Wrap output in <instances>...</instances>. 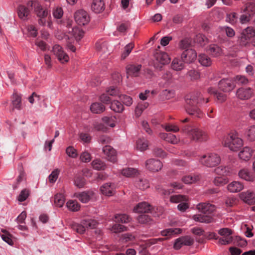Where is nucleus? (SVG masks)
I'll return each instance as SVG.
<instances>
[{
	"mask_svg": "<svg viewBox=\"0 0 255 255\" xmlns=\"http://www.w3.org/2000/svg\"><path fill=\"white\" fill-rule=\"evenodd\" d=\"M29 194V191L28 190L26 189H23L18 197V200L20 202L25 201L28 197Z\"/></svg>",
	"mask_w": 255,
	"mask_h": 255,
	"instance_id": "774afa93",
	"label": "nucleus"
},
{
	"mask_svg": "<svg viewBox=\"0 0 255 255\" xmlns=\"http://www.w3.org/2000/svg\"><path fill=\"white\" fill-rule=\"evenodd\" d=\"M191 45V40L189 38H184L181 40L179 44V46L181 49H189Z\"/></svg>",
	"mask_w": 255,
	"mask_h": 255,
	"instance_id": "603ef678",
	"label": "nucleus"
},
{
	"mask_svg": "<svg viewBox=\"0 0 255 255\" xmlns=\"http://www.w3.org/2000/svg\"><path fill=\"white\" fill-rule=\"evenodd\" d=\"M17 14L18 17L23 20L28 19L30 13V9L24 5H19L17 7Z\"/></svg>",
	"mask_w": 255,
	"mask_h": 255,
	"instance_id": "412c9836",
	"label": "nucleus"
},
{
	"mask_svg": "<svg viewBox=\"0 0 255 255\" xmlns=\"http://www.w3.org/2000/svg\"><path fill=\"white\" fill-rule=\"evenodd\" d=\"M94 193L91 190L84 191L81 193L75 194V196L77 197L81 202L87 203L93 196Z\"/></svg>",
	"mask_w": 255,
	"mask_h": 255,
	"instance_id": "4be33fe9",
	"label": "nucleus"
},
{
	"mask_svg": "<svg viewBox=\"0 0 255 255\" xmlns=\"http://www.w3.org/2000/svg\"><path fill=\"white\" fill-rule=\"evenodd\" d=\"M219 234L223 236L222 238L219 237L215 233H212L211 238L216 240L218 239V243L221 245H228L230 244L233 241V237L231 236L232 231L229 228H223L219 230Z\"/></svg>",
	"mask_w": 255,
	"mask_h": 255,
	"instance_id": "423d86ee",
	"label": "nucleus"
},
{
	"mask_svg": "<svg viewBox=\"0 0 255 255\" xmlns=\"http://www.w3.org/2000/svg\"><path fill=\"white\" fill-rule=\"evenodd\" d=\"M152 207L148 203L143 202L138 203L133 209L136 213H148L151 211Z\"/></svg>",
	"mask_w": 255,
	"mask_h": 255,
	"instance_id": "5701e85b",
	"label": "nucleus"
},
{
	"mask_svg": "<svg viewBox=\"0 0 255 255\" xmlns=\"http://www.w3.org/2000/svg\"><path fill=\"white\" fill-rule=\"evenodd\" d=\"M254 94V90L250 87H241L236 91L237 97L241 100H247L250 99Z\"/></svg>",
	"mask_w": 255,
	"mask_h": 255,
	"instance_id": "9d476101",
	"label": "nucleus"
},
{
	"mask_svg": "<svg viewBox=\"0 0 255 255\" xmlns=\"http://www.w3.org/2000/svg\"><path fill=\"white\" fill-rule=\"evenodd\" d=\"M209 53L213 56L218 57L222 53V49L216 44L211 45L208 49Z\"/></svg>",
	"mask_w": 255,
	"mask_h": 255,
	"instance_id": "f704fd0d",
	"label": "nucleus"
},
{
	"mask_svg": "<svg viewBox=\"0 0 255 255\" xmlns=\"http://www.w3.org/2000/svg\"><path fill=\"white\" fill-rule=\"evenodd\" d=\"M204 165L212 167L217 165L221 161L220 157L216 153H210L202 156L200 160Z\"/></svg>",
	"mask_w": 255,
	"mask_h": 255,
	"instance_id": "0eeeda50",
	"label": "nucleus"
},
{
	"mask_svg": "<svg viewBox=\"0 0 255 255\" xmlns=\"http://www.w3.org/2000/svg\"><path fill=\"white\" fill-rule=\"evenodd\" d=\"M215 172L219 176H225L229 172V168L228 167L220 166L215 169Z\"/></svg>",
	"mask_w": 255,
	"mask_h": 255,
	"instance_id": "3c124183",
	"label": "nucleus"
},
{
	"mask_svg": "<svg viewBox=\"0 0 255 255\" xmlns=\"http://www.w3.org/2000/svg\"><path fill=\"white\" fill-rule=\"evenodd\" d=\"M53 52L61 62L64 63L68 61L69 57L68 55L64 53L60 45H55L53 47Z\"/></svg>",
	"mask_w": 255,
	"mask_h": 255,
	"instance_id": "dca6fc26",
	"label": "nucleus"
},
{
	"mask_svg": "<svg viewBox=\"0 0 255 255\" xmlns=\"http://www.w3.org/2000/svg\"><path fill=\"white\" fill-rule=\"evenodd\" d=\"M199 176L188 175L184 176L182 180L185 184H192L199 180Z\"/></svg>",
	"mask_w": 255,
	"mask_h": 255,
	"instance_id": "49530a36",
	"label": "nucleus"
},
{
	"mask_svg": "<svg viewBox=\"0 0 255 255\" xmlns=\"http://www.w3.org/2000/svg\"><path fill=\"white\" fill-rule=\"evenodd\" d=\"M240 197L244 202L249 204L255 203V194L253 192L248 191L242 192L240 195Z\"/></svg>",
	"mask_w": 255,
	"mask_h": 255,
	"instance_id": "b1692460",
	"label": "nucleus"
},
{
	"mask_svg": "<svg viewBox=\"0 0 255 255\" xmlns=\"http://www.w3.org/2000/svg\"><path fill=\"white\" fill-rule=\"evenodd\" d=\"M120 99L124 104L127 106H130L132 103V100L131 97L125 95L120 96Z\"/></svg>",
	"mask_w": 255,
	"mask_h": 255,
	"instance_id": "0e129e2a",
	"label": "nucleus"
},
{
	"mask_svg": "<svg viewBox=\"0 0 255 255\" xmlns=\"http://www.w3.org/2000/svg\"><path fill=\"white\" fill-rule=\"evenodd\" d=\"M174 95V92L172 90H164L162 91L161 96L162 98L164 100H168L172 97H173Z\"/></svg>",
	"mask_w": 255,
	"mask_h": 255,
	"instance_id": "bf43d9fd",
	"label": "nucleus"
},
{
	"mask_svg": "<svg viewBox=\"0 0 255 255\" xmlns=\"http://www.w3.org/2000/svg\"><path fill=\"white\" fill-rule=\"evenodd\" d=\"M136 170L132 168H126L122 169L121 173L127 177H131L134 176L136 173Z\"/></svg>",
	"mask_w": 255,
	"mask_h": 255,
	"instance_id": "8fccbe9b",
	"label": "nucleus"
},
{
	"mask_svg": "<svg viewBox=\"0 0 255 255\" xmlns=\"http://www.w3.org/2000/svg\"><path fill=\"white\" fill-rule=\"evenodd\" d=\"M65 197L62 194H57L54 197V203L56 206L62 207L65 202Z\"/></svg>",
	"mask_w": 255,
	"mask_h": 255,
	"instance_id": "de8ad7c7",
	"label": "nucleus"
},
{
	"mask_svg": "<svg viewBox=\"0 0 255 255\" xmlns=\"http://www.w3.org/2000/svg\"><path fill=\"white\" fill-rule=\"evenodd\" d=\"M243 189L244 185L240 181H233L228 185V190L233 193L240 192Z\"/></svg>",
	"mask_w": 255,
	"mask_h": 255,
	"instance_id": "a878e982",
	"label": "nucleus"
},
{
	"mask_svg": "<svg viewBox=\"0 0 255 255\" xmlns=\"http://www.w3.org/2000/svg\"><path fill=\"white\" fill-rule=\"evenodd\" d=\"M141 68V65L137 64H132L128 65L126 67L127 77H138L139 75Z\"/></svg>",
	"mask_w": 255,
	"mask_h": 255,
	"instance_id": "2eb2a0df",
	"label": "nucleus"
},
{
	"mask_svg": "<svg viewBox=\"0 0 255 255\" xmlns=\"http://www.w3.org/2000/svg\"><path fill=\"white\" fill-rule=\"evenodd\" d=\"M194 243V240L189 236L182 237L176 240L174 248L176 250L180 249L183 246H191Z\"/></svg>",
	"mask_w": 255,
	"mask_h": 255,
	"instance_id": "4468645a",
	"label": "nucleus"
},
{
	"mask_svg": "<svg viewBox=\"0 0 255 255\" xmlns=\"http://www.w3.org/2000/svg\"><path fill=\"white\" fill-rule=\"evenodd\" d=\"M70 36L74 37L76 41L80 40L84 36V32L78 27L74 26L71 30H68Z\"/></svg>",
	"mask_w": 255,
	"mask_h": 255,
	"instance_id": "393cba45",
	"label": "nucleus"
},
{
	"mask_svg": "<svg viewBox=\"0 0 255 255\" xmlns=\"http://www.w3.org/2000/svg\"><path fill=\"white\" fill-rule=\"evenodd\" d=\"M214 184L217 186H222L228 182V180L225 176H217L214 180Z\"/></svg>",
	"mask_w": 255,
	"mask_h": 255,
	"instance_id": "4d7b16f0",
	"label": "nucleus"
},
{
	"mask_svg": "<svg viewBox=\"0 0 255 255\" xmlns=\"http://www.w3.org/2000/svg\"><path fill=\"white\" fill-rule=\"evenodd\" d=\"M115 185L112 183H107L103 184L100 188L101 193L105 195L111 196L114 195Z\"/></svg>",
	"mask_w": 255,
	"mask_h": 255,
	"instance_id": "aec40b11",
	"label": "nucleus"
},
{
	"mask_svg": "<svg viewBox=\"0 0 255 255\" xmlns=\"http://www.w3.org/2000/svg\"><path fill=\"white\" fill-rule=\"evenodd\" d=\"M92 165L94 169L97 170H104L106 167L104 162L99 159L94 160L92 162Z\"/></svg>",
	"mask_w": 255,
	"mask_h": 255,
	"instance_id": "ea45409f",
	"label": "nucleus"
},
{
	"mask_svg": "<svg viewBox=\"0 0 255 255\" xmlns=\"http://www.w3.org/2000/svg\"><path fill=\"white\" fill-rule=\"evenodd\" d=\"M75 21L79 25H84L90 21V17L87 12L83 10L77 11L74 15Z\"/></svg>",
	"mask_w": 255,
	"mask_h": 255,
	"instance_id": "9b49d317",
	"label": "nucleus"
},
{
	"mask_svg": "<svg viewBox=\"0 0 255 255\" xmlns=\"http://www.w3.org/2000/svg\"><path fill=\"white\" fill-rule=\"evenodd\" d=\"M238 175L241 178L248 181H254L255 178L254 174L247 168L241 169Z\"/></svg>",
	"mask_w": 255,
	"mask_h": 255,
	"instance_id": "cd10ccee",
	"label": "nucleus"
},
{
	"mask_svg": "<svg viewBox=\"0 0 255 255\" xmlns=\"http://www.w3.org/2000/svg\"><path fill=\"white\" fill-rule=\"evenodd\" d=\"M137 220L140 224H149L151 221L150 216L146 214H141L137 217Z\"/></svg>",
	"mask_w": 255,
	"mask_h": 255,
	"instance_id": "6e6d98bb",
	"label": "nucleus"
},
{
	"mask_svg": "<svg viewBox=\"0 0 255 255\" xmlns=\"http://www.w3.org/2000/svg\"><path fill=\"white\" fill-rule=\"evenodd\" d=\"M208 92L210 94H213L216 96L217 100L220 102H224L226 100L225 94L218 92L214 88H209Z\"/></svg>",
	"mask_w": 255,
	"mask_h": 255,
	"instance_id": "c9c22d12",
	"label": "nucleus"
},
{
	"mask_svg": "<svg viewBox=\"0 0 255 255\" xmlns=\"http://www.w3.org/2000/svg\"><path fill=\"white\" fill-rule=\"evenodd\" d=\"M66 206L69 210L72 212L78 211L80 208V205L76 200L68 201L66 203Z\"/></svg>",
	"mask_w": 255,
	"mask_h": 255,
	"instance_id": "58836bf2",
	"label": "nucleus"
},
{
	"mask_svg": "<svg viewBox=\"0 0 255 255\" xmlns=\"http://www.w3.org/2000/svg\"><path fill=\"white\" fill-rule=\"evenodd\" d=\"M197 209L205 215L198 214L193 216L195 221L208 224L213 222L214 219L210 214L216 210V207L209 203H201L197 205Z\"/></svg>",
	"mask_w": 255,
	"mask_h": 255,
	"instance_id": "f03ea898",
	"label": "nucleus"
},
{
	"mask_svg": "<svg viewBox=\"0 0 255 255\" xmlns=\"http://www.w3.org/2000/svg\"><path fill=\"white\" fill-rule=\"evenodd\" d=\"M185 100V109L187 113L194 117L201 118L203 117V112L197 106V104L201 103L204 101V98L200 93L187 95Z\"/></svg>",
	"mask_w": 255,
	"mask_h": 255,
	"instance_id": "f257e3e1",
	"label": "nucleus"
},
{
	"mask_svg": "<svg viewBox=\"0 0 255 255\" xmlns=\"http://www.w3.org/2000/svg\"><path fill=\"white\" fill-rule=\"evenodd\" d=\"M255 36V30L251 27L245 29L239 37L238 43L242 46H246L251 38Z\"/></svg>",
	"mask_w": 255,
	"mask_h": 255,
	"instance_id": "1a4fd4ad",
	"label": "nucleus"
},
{
	"mask_svg": "<svg viewBox=\"0 0 255 255\" xmlns=\"http://www.w3.org/2000/svg\"><path fill=\"white\" fill-rule=\"evenodd\" d=\"M59 172L60 171L58 169H56L53 170L51 172V173L49 175L48 179L50 183H53L56 181L58 177Z\"/></svg>",
	"mask_w": 255,
	"mask_h": 255,
	"instance_id": "338daca9",
	"label": "nucleus"
},
{
	"mask_svg": "<svg viewBox=\"0 0 255 255\" xmlns=\"http://www.w3.org/2000/svg\"><path fill=\"white\" fill-rule=\"evenodd\" d=\"M185 63L181 58H174L172 62L171 67L174 70L180 71L184 69Z\"/></svg>",
	"mask_w": 255,
	"mask_h": 255,
	"instance_id": "2f4dec72",
	"label": "nucleus"
},
{
	"mask_svg": "<svg viewBox=\"0 0 255 255\" xmlns=\"http://www.w3.org/2000/svg\"><path fill=\"white\" fill-rule=\"evenodd\" d=\"M198 61L201 65L204 66H209L212 63L211 59L205 54H200L198 57Z\"/></svg>",
	"mask_w": 255,
	"mask_h": 255,
	"instance_id": "37998d69",
	"label": "nucleus"
},
{
	"mask_svg": "<svg viewBox=\"0 0 255 255\" xmlns=\"http://www.w3.org/2000/svg\"><path fill=\"white\" fill-rule=\"evenodd\" d=\"M1 232L3 233L0 235L2 240L7 243L8 245L12 246L13 244L11 239L12 236L5 230L2 229Z\"/></svg>",
	"mask_w": 255,
	"mask_h": 255,
	"instance_id": "a18cd8bd",
	"label": "nucleus"
},
{
	"mask_svg": "<svg viewBox=\"0 0 255 255\" xmlns=\"http://www.w3.org/2000/svg\"><path fill=\"white\" fill-rule=\"evenodd\" d=\"M253 150L249 147H244L239 153V157L245 161L250 159L252 156Z\"/></svg>",
	"mask_w": 255,
	"mask_h": 255,
	"instance_id": "c756f323",
	"label": "nucleus"
},
{
	"mask_svg": "<svg viewBox=\"0 0 255 255\" xmlns=\"http://www.w3.org/2000/svg\"><path fill=\"white\" fill-rule=\"evenodd\" d=\"M148 145V141L144 138H139L136 141V148L140 151L146 150Z\"/></svg>",
	"mask_w": 255,
	"mask_h": 255,
	"instance_id": "79ce46f5",
	"label": "nucleus"
},
{
	"mask_svg": "<svg viewBox=\"0 0 255 255\" xmlns=\"http://www.w3.org/2000/svg\"><path fill=\"white\" fill-rule=\"evenodd\" d=\"M127 229V227L124 225L116 224L112 226L111 231L115 233H117L126 231Z\"/></svg>",
	"mask_w": 255,
	"mask_h": 255,
	"instance_id": "052dcab7",
	"label": "nucleus"
},
{
	"mask_svg": "<svg viewBox=\"0 0 255 255\" xmlns=\"http://www.w3.org/2000/svg\"><path fill=\"white\" fill-rule=\"evenodd\" d=\"M116 222H121L122 223H127L131 221V218L125 214H116L115 216Z\"/></svg>",
	"mask_w": 255,
	"mask_h": 255,
	"instance_id": "a19ab883",
	"label": "nucleus"
},
{
	"mask_svg": "<svg viewBox=\"0 0 255 255\" xmlns=\"http://www.w3.org/2000/svg\"><path fill=\"white\" fill-rule=\"evenodd\" d=\"M181 230L179 228H170L162 231L161 235L163 236L170 237L172 235L179 234Z\"/></svg>",
	"mask_w": 255,
	"mask_h": 255,
	"instance_id": "c03bdc74",
	"label": "nucleus"
},
{
	"mask_svg": "<svg viewBox=\"0 0 255 255\" xmlns=\"http://www.w3.org/2000/svg\"><path fill=\"white\" fill-rule=\"evenodd\" d=\"M170 200L172 203H178L182 202H185L188 200L186 196L181 195H175L170 197Z\"/></svg>",
	"mask_w": 255,
	"mask_h": 255,
	"instance_id": "09e8293b",
	"label": "nucleus"
},
{
	"mask_svg": "<svg viewBox=\"0 0 255 255\" xmlns=\"http://www.w3.org/2000/svg\"><path fill=\"white\" fill-rule=\"evenodd\" d=\"M110 108L112 110L117 113H121L124 109L123 105L119 101L117 100L111 102Z\"/></svg>",
	"mask_w": 255,
	"mask_h": 255,
	"instance_id": "4c0bfd02",
	"label": "nucleus"
},
{
	"mask_svg": "<svg viewBox=\"0 0 255 255\" xmlns=\"http://www.w3.org/2000/svg\"><path fill=\"white\" fill-rule=\"evenodd\" d=\"M183 130L192 140L202 142L208 139L206 132L197 128L186 126L183 128Z\"/></svg>",
	"mask_w": 255,
	"mask_h": 255,
	"instance_id": "7ed1b4c3",
	"label": "nucleus"
},
{
	"mask_svg": "<svg viewBox=\"0 0 255 255\" xmlns=\"http://www.w3.org/2000/svg\"><path fill=\"white\" fill-rule=\"evenodd\" d=\"M238 14L236 12H231L227 15L226 20L231 24H234L238 21Z\"/></svg>",
	"mask_w": 255,
	"mask_h": 255,
	"instance_id": "13d9d810",
	"label": "nucleus"
},
{
	"mask_svg": "<svg viewBox=\"0 0 255 255\" xmlns=\"http://www.w3.org/2000/svg\"><path fill=\"white\" fill-rule=\"evenodd\" d=\"M154 57V66L157 69L160 70L163 65L169 63L170 61L168 55L164 52H157Z\"/></svg>",
	"mask_w": 255,
	"mask_h": 255,
	"instance_id": "6e6552de",
	"label": "nucleus"
},
{
	"mask_svg": "<svg viewBox=\"0 0 255 255\" xmlns=\"http://www.w3.org/2000/svg\"><path fill=\"white\" fill-rule=\"evenodd\" d=\"M90 109L93 113L100 114L105 111V107L100 103H95L91 105Z\"/></svg>",
	"mask_w": 255,
	"mask_h": 255,
	"instance_id": "e433bc0d",
	"label": "nucleus"
},
{
	"mask_svg": "<svg viewBox=\"0 0 255 255\" xmlns=\"http://www.w3.org/2000/svg\"><path fill=\"white\" fill-rule=\"evenodd\" d=\"M134 44L130 43L127 44L125 47V50L122 54L121 58L122 59H125L131 52L132 49L134 47Z\"/></svg>",
	"mask_w": 255,
	"mask_h": 255,
	"instance_id": "864d4df0",
	"label": "nucleus"
},
{
	"mask_svg": "<svg viewBox=\"0 0 255 255\" xmlns=\"http://www.w3.org/2000/svg\"><path fill=\"white\" fill-rule=\"evenodd\" d=\"M103 121L108 126L111 127L115 126L116 118L115 117H105L103 118Z\"/></svg>",
	"mask_w": 255,
	"mask_h": 255,
	"instance_id": "680f3d73",
	"label": "nucleus"
},
{
	"mask_svg": "<svg viewBox=\"0 0 255 255\" xmlns=\"http://www.w3.org/2000/svg\"><path fill=\"white\" fill-rule=\"evenodd\" d=\"M249 139L251 140H255V125L250 127L247 131Z\"/></svg>",
	"mask_w": 255,
	"mask_h": 255,
	"instance_id": "e2e57ef3",
	"label": "nucleus"
},
{
	"mask_svg": "<svg viewBox=\"0 0 255 255\" xmlns=\"http://www.w3.org/2000/svg\"><path fill=\"white\" fill-rule=\"evenodd\" d=\"M160 137L168 142L174 144L177 143L179 141V139L176 136L171 133H161L160 134Z\"/></svg>",
	"mask_w": 255,
	"mask_h": 255,
	"instance_id": "7c9ffc66",
	"label": "nucleus"
},
{
	"mask_svg": "<svg viewBox=\"0 0 255 255\" xmlns=\"http://www.w3.org/2000/svg\"><path fill=\"white\" fill-rule=\"evenodd\" d=\"M195 42L199 43L201 45H203L205 44V42L207 41V38L206 36L202 34H198L194 38Z\"/></svg>",
	"mask_w": 255,
	"mask_h": 255,
	"instance_id": "69168bd1",
	"label": "nucleus"
},
{
	"mask_svg": "<svg viewBox=\"0 0 255 255\" xmlns=\"http://www.w3.org/2000/svg\"><path fill=\"white\" fill-rule=\"evenodd\" d=\"M135 186L136 188L144 190L149 187V184L146 179L139 178L135 182Z\"/></svg>",
	"mask_w": 255,
	"mask_h": 255,
	"instance_id": "473e14b6",
	"label": "nucleus"
},
{
	"mask_svg": "<svg viewBox=\"0 0 255 255\" xmlns=\"http://www.w3.org/2000/svg\"><path fill=\"white\" fill-rule=\"evenodd\" d=\"M197 57L196 51L192 49H186L181 54V58L185 63H190L194 61Z\"/></svg>",
	"mask_w": 255,
	"mask_h": 255,
	"instance_id": "ddd939ff",
	"label": "nucleus"
},
{
	"mask_svg": "<svg viewBox=\"0 0 255 255\" xmlns=\"http://www.w3.org/2000/svg\"><path fill=\"white\" fill-rule=\"evenodd\" d=\"M28 5L30 7L33 6L35 13L39 17H46L48 14V11L47 9H44L42 6L37 2L31 1L28 3Z\"/></svg>",
	"mask_w": 255,
	"mask_h": 255,
	"instance_id": "6ab92c4d",
	"label": "nucleus"
},
{
	"mask_svg": "<svg viewBox=\"0 0 255 255\" xmlns=\"http://www.w3.org/2000/svg\"><path fill=\"white\" fill-rule=\"evenodd\" d=\"M12 106V110L15 109L18 110L21 109V97L16 93H14L11 98Z\"/></svg>",
	"mask_w": 255,
	"mask_h": 255,
	"instance_id": "c85d7f7f",
	"label": "nucleus"
},
{
	"mask_svg": "<svg viewBox=\"0 0 255 255\" xmlns=\"http://www.w3.org/2000/svg\"><path fill=\"white\" fill-rule=\"evenodd\" d=\"M242 13H247L252 17L255 14V3L253 2H250L247 3L246 7L241 9Z\"/></svg>",
	"mask_w": 255,
	"mask_h": 255,
	"instance_id": "72a5a7b5",
	"label": "nucleus"
},
{
	"mask_svg": "<svg viewBox=\"0 0 255 255\" xmlns=\"http://www.w3.org/2000/svg\"><path fill=\"white\" fill-rule=\"evenodd\" d=\"M243 145V140L239 137L236 132L229 134L224 141V145L232 151H237Z\"/></svg>",
	"mask_w": 255,
	"mask_h": 255,
	"instance_id": "39448f33",
	"label": "nucleus"
},
{
	"mask_svg": "<svg viewBox=\"0 0 255 255\" xmlns=\"http://www.w3.org/2000/svg\"><path fill=\"white\" fill-rule=\"evenodd\" d=\"M103 151L106 155L108 161L115 163L117 161V153L116 150L110 145H106L103 148Z\"/></svg>",
	"mask_w": 255,
	"mask_h": 255,
	"instance_id": "a211bd4d",
	"label": "nucleus"
},
{
	"mask_svg": "<svg viewBox=\"0 0 255 255\" xmlns=\"http://www.w3.org/2000/svg\"><path fill=\"white\" fill-rule=\"evenodd\" d=\"M97 225V222L95 220L89 219L82 220L80 224L74 222L71 223L69 226L76 233L83 234L85 233L86 230L95 228Z\"/></svg>",
	"mask_w": 255,
	"mask_h": 255,
	"instance_id": "20e7f679",
	"label": "nucleus"
},
{
	"mask_svg": "<svg viewBox=\"0 0 255 255\" xmlns=\"http://www.w3.org/2000/svg\"><path fill=\"white\" fill-rule=\"evenodd\" d=\"M235 87L234 81L231 79H223L219 83V89L225 92L231 91Z\"/></svg>",
	"mask_w": 255,
	"mask_h": 255,
	"instance_id": "f8f14e48",
	"label": "nucleus"
},
{
	"mask_svg": "<svg viewBox=\"0 0 255 255\" xmlns=\"http://www.w3.org/2000/svg\"><path fill=\"white\" fill-rule=\"evenodd\" d=\"M234 83L236 82L238 84L246 85L249 82L248 79L244 76L237 75L234 77Z\"/></svg>",
	"mask_w": 255,
	"mask_h": 255,
	"instance_id": "5fc2aeb1",
	"label": "nucleus"
},
{
	"mask_svg": "<svg viewBox=\"0 0 255 255\" xmlns=\"http://www.w3.org/2000/svg\"><path fill=\"white\" fill-rule=\"evenodd\" d=\"M145 166L146 168L150 171L156 172L161 169L162 163L159 160L149 159L146 161Z\"/></svg>",
	"mask_w": 255,
	"mask_h": 255,
	"instance_id": "f3484780",
	"label": "nucleus"
},
{
	"mask_svg": "<svg viewBox=\"0 0 255 255\" xmlns=\"http://www.w3.org/2000/svg\"><path fill=\"white\" fill-rule=\"evenodd\" d=\"M91 9L95 13H100L105 9V3L102 0H94L91 4Z\"/></svg>",
	"mask_w": 255,
	"mask_h": 255,
	"instance_id": "bb28decb",
	"label": "nucleus"
}]
</instances>
